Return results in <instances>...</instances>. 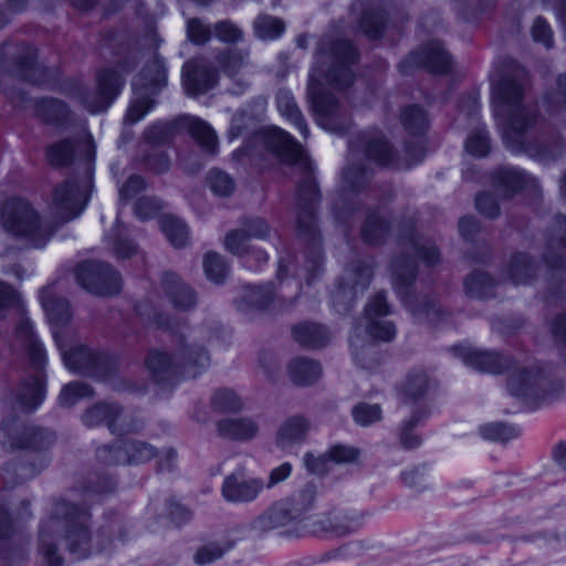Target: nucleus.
Here are the masks:
<instances>
[{"label": "nucleus", "instance_id": "nucleus-41", "mask_svg": "<svg viewBox=\"0 0 566 566\" xmlns=\"http://www.w3.org/2000/svg\"><path fill=\"white\" fill-rule=\"evenodd\" d=\"M322 374L319 364L304 357H296L289 364V375L293 384L308 386L314 384Z\"/></svg>", "mask_w": 566, "mask_h": 566}, {"label": "nucleus", "instance_id": "nucleus-62", "mask_svg": "<svg viewBox=\"0 0 566 566\" xmlns=\"http://www.w3.org/2000/svg\"><path fill=\"white\" fill-rule=\"evenodd\" d=\"M92 367L91 377L108 380L114 377L118 370V359L106 353H95Z\"/></svg>", "mask_w": 566, "mask_h": 566}, {"label": "nucleus", "instance_id": "nucleus-59", "mask_svg": "<svg viewBox=\"0 0 566 566\" xmlns=\"http://www.w3.org/2000/svg\"><path fill=\"white\" fill-rule=\"evenodd\" d=\"M249 53L241 49H226L218 53L216 61L229 76L235 75L244 64Z\"/></svg>", "mask_w": 566, "mask_h": 566}, {"label": "nucleus", "instance_id": "nucleus-55", "mask_svg": "<svg viewBox=\"0 0 566 566\" xmlns=\"http://www.w3.org/2000/svg\"><path fill=\"white\" fill-rule=\"evenodd\" d=\"M203 270L208 280L221 284L229 273V265L221 254L210 251L203 256Z\"/></svg>", "mask_w": 566, "mask_h": 566}, {"label": "nucleus", "instance_id": "nucleus-50", "mask_svg": "<svg viewBox=\"0 0 566 566\" xmlns=\"http://www.w3.org/2000/svg\"><path fill=\"white\" fill-rule=\"evenodd\" d=\"M49 459L43 458L40 462V467L35 468L33 465H25L15 462H8L2 467L3 479L7 483L18 484L22 483L35 474H38L41 470H43L48 465Z\"/></svg>", "mask_w": 566, "mask_h": 566}, {"label": "nucleus", "instance_id": "nucleus-11", "mask_svg": "<svg viewBox=\"0 0 566 566\" xmlns=\"http://www.w3.org/2000/svg\"><path fill=\"white\" fill-rule=\"evenodd\" d=\"M184 122L191 137L201 149L210 155L218 151V137L213 128L197 117H184L174 122H157L147 127L143 134L144 142L150 146L168 145L177 133L180 123Z\"/></svg>", "mask_w": 566, "mask_h": 566}, {"label": "nucleus", "instance_id": "nucleus-38", "mask_svg": "<svg viewBox=\"0 0 566 566\" xmlns=\"http://www.w3.org/2000/svg\"><path fill=\"white\" fill-rule=\"evenodd\" d=\"M359 7L361 9V15L358 20L360 30L369 39H378L381 36L387 17L384 10L379 6H367L363 7L361 3L355 2L353 9Z\"/></svg>", "mask_w": 566, "mask_h": 566}, {"label": "nucleus", "instance_id": "nucleus-64", "mask_svg": "<svg viewBox=\"0 0 566 566\" xmlns=\"http://www.w3.org/2000/svg\"><path fill=\"white\" fill-rule=\"evenodd\" d=\"M214 36L222 43L237 44L243 40V31L231 20H221L212 25Z\"/></svg>", "mask_w": 566, "mask_h": 566}, {"label": "nucleus", "instance_id": "nucleus-27", "mask_svg": "<svg viewBox=\"0 0 566 566\" xmlns=\"http://www.w3.org/2000/svg\"><path fill=\"white\" fill-rule=\"evenodd\" d=\"M165 296L178 311H190L197 305V293L174 272H165L160 280Z\"/></svg>", "mask_w": 566, "mask_h": 566}, {"label": "nucleus", "instance_id": "nucleus-1", "mask_svg": "<svg viewBox=\"0 0 566 566\" xmlns=\"http://www.w3.org/2000/svg\"><path fill=\"white\" fill-rule=\"evenodd\" d=\"M92 513L86 502L74 503L60 499L54 502L46 518L39 527L38 554L43 566H64L57 545L62 539L65 549L76 560L98 554L129 537L125 518L115 513L105 514L95 535L92 532Z\"/></svg>", "mask_w": 566, "mask_h": 566}, {"label": "nucleus", "instance_id": "nucleus-25", "mask_svg": "<svg viewBox=\"0 0 566 566\" xmlns=\"http://www.w3.org/2000/svg\"><path fill=\"white\" fill-rule=\"evenodd\" d=\"M543 261L552 270L566 268V217L557 214L548 230Z\"/></svg>", "mask_w": 566, "mask_h": 566}, {"label": "nucleus", "instance_id": "nucleus-9", "mask_svg": "<svg viewBox=\"0 0 566 566\" xmlns=\"http://www.w3.org/2000/svg\"><path fill=\"white\" fill-rule=\"evenodd\" d=\"M364 150L369 160L392 169H408L420 163L424 157V150L418 143H406L405 157L400 158L387 139L380 133H359L357 137L350 142L352 154Z\"/></svg>", "mask_w": 566, "mask_h": 566}, {"label": "nucleus", "instance_id": "nucleus-53", "mask_svg": "<svg viewBox=\"0 0 566 566\" xmlns=\"http://www.w3.org/2000/svg\"><path fill=\"white\" fill-rule=\"evenodd\" d=\"M401 123L412 135L423 134L429 125L427 113L419 105H409L401 113Z\"/></svg>", "mask_w": 566, "mask_h": 566}, {"label": "nucleus", "instance_id": "nucleus-24", "mask_svg": "<svg viewBox=\"0 0 566 566\" xmlns=\"http://www.w3.org/2000/svg\"><path fill=\"white\" fill-rule=\"evenodd\" d=\"M364 513H345L337 510L317 516L313 526L316 532L342 537L358 531L364 521Z\"/></svg>", "mask_w": 566, "mask_h": 566}, {"label": "nucleus", "instance_id": "nucleus-3", "mask_svg": "<svg viewBox=\"0 0 566 566\" xmlns=\"http://www.w3.org/2000/svg\"><path fill=\"white\" fill-rule=\"evenodd\" d=\"M263 143L268 150L275 154L283 163L296 167L301 174L296 190V230L298 238L306 244L305 256L308 270L314 272L322 264L323 251L316 223L321 192L314 177L312 161L302 146L287 132L279 127L265 129Z\"/></svg>", "mask_w": 566, "mask_h": 566}, {"label": "nucleus", "instance_id": "nucleus-18", "mask_svg": "<svg viewBox=\"0 0 566 566\" xmlns=\"http://www.w3.org/2000/svg\"><path fill=\"white\" fill-rule=\"evenodd\" d=\"M451 66V56L442 43L429 41L405 57L398 64V70L403 75L410 74L419 67H424L430 73L447 74Z\"/></svg>", "mask_w": 566, "mask_h": 566}, {"label": "nucleus", "instance_id": "nucleus-56", "mask_svg": "<svg viewBox=\"0 0 566 566\" xmlns=\"http://www.w3.org/2000/svg\"><path fill=\"white\" fill-rule=\"evenodd\" d=\"M106 240L112 244L113 252L117 258L128 259L137 253V245L126 235V229L118 222L114 234L107 235Z\"/></svg>", "mask_w": 566, "mask_h": 566}, {"label": "nucleus", "instance_id": "nucleus-13", "mask_svg": "<svg viewBox=\"0 0 566 566\" xmlns=\"http://www.w3.org/2000/svg\"><path fill=\"white\" fill-rule=\"evenodd\" d=\"M0 430L3 433V443L12 450L45 453L56 442V433L53 430L18 418L4 419Z\"/></svg>", "mask_w": 566, "mask_h": 566}, {"label": "nucleus", "instance_id": "nucleus-29", "mask_svg": "<svg viewBox=\"0 0 566 566\" xmlns=\"http://www.w3.org/2000/svg\"><path fill=\"white\" fill-rule=\"evenodd\" d=\"M45 386L43 368L34 369V375L23 379L15 394V402L27 412L34 411L44 400Z\"/></svg>", "mask_w": 566, "mask_h": 566}, {"label": "nucleus", "instance_id": "nucleus-4", "mask_svg": "<svg viewBox=\"0 0 566 566\" xmlns=\"http://www.w3.org/2000/svg\"><path fill=\"white\" fill-rule=\"evenodd\" d=\"M528 81L526 70L515 62L505 65L493 84V97L510 108L507 126L503 134L505 146L513 153H525L542 164H551L566 157V142L528 140L527 130L537 120L536 113L521 104Z\"/></svg>", "mask_w": 566, "mask_h": 566}, {"label": "nucleus", "instance_id": "nucleus-45", "mask_svg": "<svg viewBox=\"0 0 566 566\" xmlns=\"http://www.w3.org/2000/svg\"><path fill=\"white\" fill-rule=\"evenodd\" d=\"M62 348H64V345ZM60 350L62 352V358L67 369L91 377L95 352L82 346L66 352L63 349Z\"/></svg>", "mask_w": 566, "mask_h": 566}, {"label": "nucleus", "instance_id": "nucleus-23", "mask_svg": "<svg viewBox=\"0 0 566 566\" xmlns=\"http://www.w3.org/2000/svg\"><path fill=\"white\" fill-rule=\"evenodd\" d=\"M452 352L459 356L465 365L479 371L501 374L512 366V359L496 352L473 349L470 347L454 346Z\"/></svg>", "mask_w": 566, "mask_h": 566}, {"label": "nucleus", "instance_id": "nucleus-5", "mask_svg": "<svg viewBox=\"0 0 566 566\" xmlns=\"http://www.w3.org/2000/svg\"><path fill=\"white\" fill-rule=\"evenodd\" d=\"M49 164L65 167L75 160L82 175L77 180L67 179L54 190L52 210L63 222H67L84 210L92 188L95 144L91 136L66 138L53 143L45 151Z\"/></svg>", "mask_w": 566, "mask_h": 566}, {"label": "nucleus", "instance_id": "nucleus-42", "mask_svg": "<svg viewBox=\"0 0 566 566\" xmlns=\"http://www.w3.org/2000/svg\"><path fill=\"white\" fill-rule=\"evenodd\" d=\"M350 347L355 363L365 369H373L380 364V354L373 340H365L355 335L350 338Z\"/></svg>", "mask_w": 566, "mask_h": 566}, {"label": "nucleus", "instance_id": "nucleus-61", "mask_svg": "<svg viewBox=\"0 0 566 566\" xmlns=\"http://www.w3.org/2000/svg\"><path fill=\"white\" fill-rule=\"evenodd\" d=\"M481 437L490 441L506 442L518 436V430L504 422H490L479 427Z\"/></svg>", "mask_w": 566, "mask_h": 566}, {"label": "nucleus", "instance_id": "nucleus-43", "mask_svg": "<svg viewBox=\"0 0 566 566\" xmlns=\"http://www.w3.org/2000/svg\"><path fill=\"white\" fill-rule=\"evenodd\" d=\"M316 493V485L310 482L298 491L294 492L291 496L284 499L297 522L303 521L306 513L313 509Z\"/></svg>", "mask_w": 566, "mask_h": 566}, {"label": "nucleus", "instance_id": "nucleus-48", "mask_svg": "<svg viewBox=\"0 0 566 566\" xmlns=\"http://www.w3.org/2000/svg\"><path fill=\"white\" fill-rule=\"evenodd\" d=\"M160 229L167 240L176 248H182L189 240L187 224L179 218L166 214L159 219Z\"/></svg>", "mask_w": 566, "mask_h": 566}, {"label": "nucleus", "instance_id": "nucleus-34", "mask_svg": "<svg viewBox=\"0 0 566 566\" xmlns=\"http://www.w3.org/2000/svg\"><path fill=\"white\" fill-rule=\"evenodd\" d=\"M528 176L514 167H503L494 171L492 184L495 190L504 197H510L524 188Z\"/></svg>", "mask_w": 566, "mask_h": 566}, {"label": "nucleus", "instance_id": "nucleus-46", "mask_svg": "<svg viewBox=\"0 0 566 566\" xmlns=\"http://www.w3.org/2000/svg\"><path fill=\"white\" fill-rule=\"evenodd\" d=\"M496 281L489 273L474 271L464 281L465 292L470 297L488 298L494 296Z\"/></svg>", "mask_w": 566, "mask_h": 566}, {"label": "nucleus", "instance_id": "nucleus-60", "mask_svg": "<svg viewBox=\"0 0 566 566\" xmlns=\"http://www.w3.org/2000/svg\"><path fill=\"white\" fill-rule=\"evenodd\" d=\"M255 35L262 40L280 36L285 29L284 22L269 14H260L253 22Z\"/></svg>", "mask_w": 566, "mask_h": 566}, {"label": "nucleus", "instance_id": "nucleus-2", "mask_svg": "<svg viewBox=\"0 0 566 566\" xmlns=\"http://www.w3.org/2000/svg\"><path fill=\"white\" fill-rule=\"evenodd\" d=\"M357 62L358 52L348 40L324 35L317 43L306 94L317 124L325 130L343 135L350 128L352 119L349 113L340 107L336 97L324 91L319 77L335 90H346L355 81L352 66Z\"/></svg>", "mask_w": 566, "mask_h": 566}, {"label": "nucleus", "instance_id": "nucleus-57", "mask_svg": "<svg viewBox=\"0 0 566 566\" xmlns=\"http://www.w3.org/2000/svg\"><path fill=\"white\" fill-rule=\"evenodd\" d=\"M249 234L244 230H232L224 238L226 249L233 255L244 259V265H250Z\"/></svg>", "mask_w": 566, "mask_h": 566}, {"label": "nucleus", "instance_id": "nucleus-28", "mask_svg": "<svg viewBox=\"0 0 566 566\" xmlns=\"http://www.w3.org/2000/svg\"><path fill=\"white\" fill-rule=\"evenodd\" d=\"M18 312L19 322L14 331L15 340L19 342L23 348H25L30 366L33 369L44 368L46 363L45 350L35 336L30 319L24 316L22 310L19 308Z\"/></svg>", "mask_w": 566, "mask_h": 566}, {"label": "nucleus", "instance_id": "nucleus-31", "mask_svg": "<svg viewBox=\"0 0 566 566\" xmlns=\"http://www.w3.org/2000/svg\"><path fill=\"white\" fill-rule=\"evenodd\" d=\"M291 523H298L284 500L273 503L266 511L255 517L251 527L260 533H266Z\"/></svg>", "mask_w": 566, "mask_h": 566}, {"label": "nucleus", "instance_id": "nucleus-17", "mask_svg": "<svg viewBox=\"0 0 566 566\" xmlns=\"http://www.w3.org/2000/svg\"><path fill=\"white\" fill-rule=\"evenodd\" d=\"M97 92L92 93L85 90H78V99L81 104L91 113L105 112L114 99L119 95L125 78L116 70L106 67L96 75Z\"/></svg>", "mask_w": 566, "mask_h": 566}, {"label": "nucleus", "instance_id": "nucleus-51", "mask_svg": "<svg viewBox=\"0 0 566 566\" xmlns=\"http://www.w3.org/2000/svg\"><path fill=\"white\" fill-rule=\"evenodd\" d=\"M233 546L232 542H208L199 546L193 554V563L206 566L221 559Z\"/></svg>", "mask_w": 566, "mask_h": 566}, {"label": "nucleus", "instance_id": "nucleus-8", "mask_svg": "<svg viewBox=\"0 0 566 566\" xmlns=\"http://www.w3.org/2000/svg\"><path fill=\"white\" fill-rule=\"evenodd\" d=\"M357 137L354 136L348 142V165L343 170V186L347 195L338 197L333 205V213L337 222H347L350 214L358 209V203L349 199V195L364 196L365 199L370 201L377 199L375 195L376 187L371 185L373 169L366 164L359 161L363 156L369 159L364 150V147L359 151L352 154L350 142Z\"/></svg>", "mask_w": 566, "mask_h": 566}, {"label": "nucleus", "instance_id": "nucleus-52", "mask_svg": "<svg viewBox=\"0 0 566 566\" xmlns=\"http://www.w3.org/2000/svg\"><path fill=\"white\" fill-rule=\"evenodd\" d=\"M430 388V378L422 369L411 370L403 385V392L411 401H417L426 396Z\"/></svg>", "mask_w": 566, "mask_h": 566}, {"label": "nucleus", "instance_id": "nucleus-40", "mask_svg": "<svg viewBox=\"0 0 566 566\" xmlns=\"http://www.w3.org/2000/svg\"><path fill=\"white\" fill-rule=\"evenodd\" d=\"M424 409H416L409 419L403 420L397 429V438L402 449L412 450L420 447L422 438L416 432V428L428 416Z\"/></svg>", "mask_w": 566, "mask_h": 566}, {"label": "nucleus", "instance_id": "nucleus-22", "mask_svg": "<svg viewBox=\"0 0 566 566\" xmlns=\"http://www.w3.org/2000/svg\"><path fill=\"white\" fill-rule=\"evenodd\" d=\"M40 301L42 307L52 325L53 338L59 347L62 349L63 339L59 328L66 326L72 318L70 303L62 296H56L51 286L43 287L40 292Z\"/></svg>", "mask_w": 566, "mask_h": 566}, {"label": "nucleus", "instance_id": "nucleus-19", "mask_svg": "<svg viewBox=\"0 0 566 566\" xmlns=\"http://www.w3.org/2000/svg\"><path fill=\"white\" fill-rule=\"evenodd\" d=\"M390 314L386 293L380 291L366 304L364 317L366 332L373 340L391 342L396 336V326L384 317Z\"/></svg>", "mask_w": 566, "mask_h": 566}, {"label": "nucleus", "instance_id": "nucleus-10", "mask_svg": "<svg viewBox=\"0 0 566 566\" xmlns=\"http://www.w3.org/2000/svg\"><path fill=\"white\" fill-rule=\"evenodd\" d=\"M167 85V69L163 59L155 55L133 82L135 98L125 115V123L135 124L156 105L154 98Z\"/></svg>", "mask_w": 566, "mask_h": 566}, {"label": "nucleus", "instance_id": "nucleus-15", "mask_svg": "<svg viewBox=\"0 0 566 566\" xmlns=\"http://www.w3.org/2000/svg\"><path fill=\"white\" fill-rule=\"evenodd\" d=\"M75 280L84 290L97 296H113L120 292V274L108 263L83 261L74 270Z\"/></svg>", "mask_w": 566, "mask_h": 566}, {"label": "nucleus", "instance_id": "nucleus-58", "mask_svg": "<svg viewBox=\"0 0 566 566\" xmlns=\"http://www.w3.org/2000/svg\"><path fill=\"white\" fill-rule=\"evenodd\" d=\"M126 464H142L150 461L156 454V449L151 444L139 440L124 441Z\"/></svg>", "mask_w": 566, "mask_h": 566}, {"label": "nucleus", "instance_id": "nucleus-36", "mask_svg": "<svg viewBox=\"0 0 566 566\" xmlns=\"http://www.w3.org/2000/svg\"><path fill=\"white\" fill-rule=\"evenodd\" d=\"M390 232L388 219L378 210L369 211L360 229L361 239L369 245L382 244Z\"/></svg>", "mask_w": 566, "mask_h": 566}, {"label": "nucleus", "instance_id": "nucleus-35", "mask_svg": "<svg viewBox=\"0 0 566 566\" xmlns=\"http://www.w3.org/2000/svg\"><path fill=\"white\" fill-rule=\"evenodd\" d=\"M36 116L46 124L64 126L71 120L67 105L56 98H41L35 104Z\"/></svg>", "mask_w": 566, "mask_h": 566}, {"label": "nucleus", "instance_id": "nucleus-6", "mask_svg": "<svg viewBox=\"0 0 566 566\" xmlns=\"http://www.w3.org/2000/svg\"><path fill=\"white\" fill-rule=\"evenodd\" d=\"M156 323L171 333L174 355L159 349L148 352L145 365L155 381L166 384L179 377L195 378L209 367L210 355L198 342V331L167 314H158Z\"/></svg>", "mask_w": 566, "mask_h": 566}, {"label": "nucleus", "instance_id": "nucleus-26", "mask_svg": "<svg viewBox=\"0 0 566 566\" xmlns=\"http://www.w3.org/2000/svg\"><path fill=\"white\" fill-rule=\"evenodd\" d=\"M217 71L200 60H190L182 66L181 80L188 95H201L217 83Z\"/></svg>", "mask_w": 566, "mask_h": 566}, {"label": "nucleus", "instance_id": "nucleus-63", "mask_svg": "<svg viewBox=\"0 0 566 566\" xmlns=\"http://www.w3.org/2000/svg\"><path fill=\"white\" fill-rule=\"evenodd\" d=\"M211 405L218 412H237L242 408V402L235 392L226 388L213 394Z\"/></svg>", "mask_w": 566, "mask_h": 566}, {"label": "nucleus", "instance_id": "nucleus-33", "mask_svg": "<svg viewBox=\"0 0 566 566\" xmlns=\"http://www.w3.org/2000/svg\"><path fill=\"white\" fill-rule=\"evenodd\" d=\"M538 264L527 253H514L507 265V276L514 284H531L537 275Z\"/></svg>", "mask_w": 566, "mask_h": 566}, {"label": "nucleus", "instance_id": "nucleus-30", "mask_svg": "<svg viewBox=\"0 0 566 566\" xmlns=\"http://www.w3.org/2000/svg\"><path fill=\"white\" fill-rule=\"evenodd\" d=\"M283 301L281 296H276L272 283L263 285H245L242 295L235 301L239 311H263L275 301Z\"/></svg>", "mask_w": 566, "mask_h": 566}, {"label": "nucleus", "instance_id": "nucleus-47", "mask_svg": "<svg viewBox=\"0 0 566 566\" xmlns=\"http://www.w3.org/2000/svg\"><path fill=\"white\" fill-rule=\"evenodd\" d=\"M143 423L137 416L126 410L122 405L116 402L112 422L109 423V432L115 436H125L137 432Z\"/></svg>", "mask_w": 566, "mask_h": 566}, {"label": "nucleus", "instance_id": "nucleus-16", "mask_svg": "<svg viewBox=\"0 0 566 566\" xmlns=\"http://www.w3.org/2000/svg\"><path fill=\"white\" fill-rule=\"evenodd\" d=\"M511 395L527 402H538L552 397L558 389L538 367L514 369L507 380Z\"/></svg>", "mask_w": 566, "mask_h": 566}, {"label": "nucleus", "instance_id": "nucleus-12", "mask_svg": "<svg viewBox=\"0 0 566 566\" xmlns=\"http://www.w3.org/2000/svg\"><path fill=\"white\" fill-rule=\"evenodd\" d=\"M1 220L7 231L28 238L35 248H42L50 238L42 228L38 213L23 199H8L2 207Z\"/></svg>", "mask_w": 566, "mask_h": 566}, {"label": "nucleus", "instance_id": "nucleus-32", "mask_svg": "<svg viewBox=\"0 0 566 566\" xmlns=\"http://www.w3.org/2000/svg\"><path fill=\"white\" fill-rule=\"evenodd\" d=\"M312 423L302 415L286 418L277 429L276 444L281 448L303 443L311 430Z\"/></svg>", "mask_w": 566, "mask_h": 566}, {"label": "nucleus", "instance_id": "nucleus-7", "mask_svg": "<svg viewBox=\"0 0 566 566\" xmlns=\"http://www.w3.org/2000/svg\"><path fill=\"white\" fill-rule=\"evenodd\" d=\"M401 254L391 262L392 280L398 296L408 306L413 317L419 323L439 324L447 312L431 298H426L419 304L410 302V289L416 280L418 265L409 252L415 253L427 265H434L440 253L431 239L423 238L416 231H409L399 239Z\"/></svg>", "mask_w": 566, "mask_h": 566}, {"label": "nucleus", "instance_id": "nucleus-14", "mask_svg": "<svg viewBox=\"0 0 566 566\" xmlns=\"http://www.w3.org/2000/svg\"><path fill=\"white\" fill-rule=\"evenodd\" d=\"M373 279L371 262L363 259L353 260L345 269L332 293V303L339 314H347L354 305L358 293L366 291Z\"/></svg>", "mask_w": 566, "mask_h": 566}, {"label": "nucleus", "instance_id": "nucleus-37", "mask_svg": "<svg viewBox=\"0 0 566 566\" xmlns=\"http://www.w3.org/2000/svg\"><path fill=\"white\" fill-rule=\"evenodd\" d=\"M218 434L230 440L252 439L258 430V424L248 418L222 419L217 422Z\"/></svg>", "mask_w": 566, "mask_h": 566}, {"label": "nucleus", "instance_id": "nucleus-39", "mask_svg": "<svg viewBox=\"0 0 566 566\" xmlns=\"http://www.w3.org/2000/svg\"><path fill=\"white\" fill-rule=\"evenodd\" d=\"M294 339L303 347L321 348L329 340L327 329L316 323L305 322L298 324L292 329Z\"/></svg>", "mask_w": 566, "mask_h": 566}, {"label": "nucleus", "instance_id": "nucleus-54", "mask_svg": "<svg viewBox=\"0 0 566 566\" xmlns=\"http://www.w3.org/2000/svg\"><path fill=\"white\" fill-rule=\"evenodd\" d=\"M94 389L81 381H73L65 385L59 396V403L61 407L70 408L77 403L83 398L94 397Z\"/></svg>", "mask_w": 566, "mask_h": 566}, {"label": "nucleus", "instance_id": "nucleus-49", "mask_svg": "<svg viewBox=\"0 0 566 566\" xmlns=\"http://www.w3.org/2000/svg\"><path fill=\"white\" fill-rule=\"evenodd\" d=\"M116 402L109 401H98L92 405L82 415L83 424L88 428L106 426L109 430Z\"/></svg>", "mask_w": 566, "mask_h": 566}, {"label": "nucleus", "instance_id": "nucleus-44", "mask_svg": "<svg viewBox=\"0 0 566 566\" xmlns=\"http://www.w3.org/2000/svg\"><path fill=\"white\" fill-rule=\"evenodd\" d=\"M276 104L280 113L298 128L304 138H307L308 127L292 93L284 88L280 90L276 94Z\"/></svg>", "mask_w": 566, "mask_h": 566}, {"label": "nucleus", "instance_id": "nucleus-20", "mask_svg": "<svg viewBox=\"0 0 566 566\" xmlns=\"http://www.w3.org/2000/svg\"><path fill=\"white\" fill-rule=\"evenodd\" d=\"M265 488L261 478L245 475L242 471L227 475L221 485L223 499L233 504L255 501Z\"/></svg>", "mask_w": 566, "mask_h": 566}, {"label": "nucleus", "instance_id": "nucleus-21", "mask_svg": "<svg viewBox=\"0 0 566 566\" xmlns=\"http://www.w3.org/2000/svg\"><path fill=\"white\" fill-rule=\"evenodd\" d=\"M6 69L32 84H41L46 78V69L36 62V50L24 42L14 45L13 64Z\"/></svg>", "mask_w": 566, "mask_h": 566}]
</instances>
